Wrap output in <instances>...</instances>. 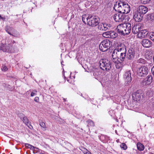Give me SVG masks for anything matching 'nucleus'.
<instances>
[{
    "label": "nucleus",
    "instance_id": "obj_37",
    "mask_svg": "<svg viewBox=\"0 0 154 154\" xmlns=\"http://www.w3.org/2000/svg\"><path fill=\"white\" fill-rule=\"evenodd\" d=\"M122 62H122L121 61V62L119 61V63H117L116 64V68L118 69L120 68L122 66Z\"/></svg>",
    "mask_w": 154,
    "mask_h": 154
},
{
    "label": "nucleus",
    "instance_id": "obj_51",
    "mask_svg": "<svg viewBox=\"0 0 154 154\" xmlns=\"http://www.w3.org/2000/svg\"><path fill=\"white\" fill-rule=\"evenodd\" d=\"M153 63H154V56H153Z\"/></svg>",
    "mask_w": 154,
    "mask_h": 154
},
{
    "label": "nucleus",
    "instance_id": "obj_35",
    "mask_svg": "<svg viewBox=\"0 0 154 154\" xmlns=\"http://www.w3.org/2000/svg\"><path fill=\"white\" fill-rule=\"evenodd\" d=\"M150 38L154 42V32H151L149 33Z\"/></svg>",
    "mask_w": 154,
    "mask_h": 154
},
{
    "label": "nucleus",
    "instance_id": "obj_45",
    "mask_svg": "<svg viewBox=\"0 0 154 154\" xmlns=\"http://www.w3.org/2000/svg\"><path fill=\"white\" fill-rule=\"evenodd\" d=\"M30 129H32V126L30 125V124H29V125H28V124H27V125Z\"/></svg>",
    "mask_w": 154,
    "mask_h": 154
},
{
    "label": "nucleus",
    "instance_id": "obj_47",
    "mask_svg": "<svg viewBox=\"0 0 154 154\" xmlns=\"http://www.w3.org/2000/svg\"><path fill=\"white\" fill-rule=\"evenodd\" d=\"M86 154H92L91 153L88 151V152H87L86 153Z\"/></svg>",
    "mask_w": 154,
    "mask_h": 154
},
{
    "label": "nucleus",
    "instance_id": "obj_44",
    "mask_svg": "<svg viewBox=\"0 0 154 154\" xmlns=\"http://www.w3.org/2000/svg\"><path fill=\"white\" fill-rule=\"evenodd\" d=\"M151 72L154 75V66L151 68Z\"/></svg>",
    "mask_w": 154,
    "mask_h": 154
},
{
    "label": "nucleus",
    "instance_id": "obj_1",
    "mask_svg": "<svg viewBox=\"0 0 154 154\" xmlns=\"http://www.w3.org/2000/svg\"><path fill=\"white\" fill-rule=\"evenodd\" d=\"M100 68L103 70L109 71L111 69L112 64L110 61L107 59H102L99 62Z\"/></svg>",
    "mask_w": 154,
    "mask_h": 154
},
{
    "label": "nucleus",
    "instance_id": "obj_41",
    "mask_svg": "<svg viewBox=\"0 0 154 154\" xmlns=\"http://www.w3.org/2000/svg\"><path fill=\"white\" fill-rule=\"evenodd\" d=\"M1 69L3 71H6L8 70V68L5 66L3 65L2 66Z\"/></svg>",
    "mask_w": 154,
    "mask_h": 154
},
{
    "label": "nucleus",
    "instance_id": "obj_5",
    "mask_svg": "<svg viewBox=\"0 0 154 154\" xmlns=\"http://www.w3.org/2000/svg\"><path fill=\"white\" fill-rule=\"evenodd\" d=\"M125 2L122 1H119L116 2L115 5L114 9L116 11L119 13H122L123 11L124 7Z\"/></svg>",
    "mask_w": 154,
    "mask_h": 154
},
{
    "label": "nucleus",
    "instance_id": "obj_12",
    "mask_svg": "<svg viewBox=\"0 0 154 154\" xmlns=\"http://www.w3.org/2000/svg\"><path fill=\"white\" fill-rule=\"evenodd\" d=\"M143 15L136 11L133 13V17L135 20L137 22H140L143 19Z\"/></svg>",
    "mask_w": 154,
    "mask_h": 154
},
{
    "label": "nucleus",
    "instance_id": "obj_19",
    "mask_svg": "<svg viewBox=\"0 0 154 154\" xmlns=\"http://www.w3.org/2000/svg\"><path fill=\"white\" fill-rule=\"evenodd\" d=\"M110 27L109 25H108L106 23H101L98 26V29L100 30L106 31L109 29Z\"/></svg>",
    "mask_w": 154,
    "mask_h": 154
},
{
    "label": "nucleus",
    "instance_id": "obj_24",
    "mask_svg": "<svg viewBox=\"0 0 154 154\" xmlns=\"http://www.w3.org/2000/svg\"><path fill=\"white\" fill-rule=\"evenodd\" d=\"M154 91L151 88H149L145 92V94L148 97H152L153 95Z\"/></svg>",
    "mask_w": 154,
    "mask_h": 154
},
{
    "label": "nucleus",
    "instance_id": "obj_18",
    "mask_svg": "<svg viewBox=\"0 0 154 154\" xmlns=\"http://www.w3.org/2000/svg\"><path fill=\"white\" fill-rule=\"evenodd\" d=\"M148 11V9L147 7L143 5H140L139 6L137 11L143 15L146 14Z\"/></svg>",
    "mask_w": 154,
    "mask_h": 154
},
{
    "label": "nucleus",
    "instance_id": "obj_6",
    "mask_svg": "<svg viewBox=\"0 0 154 154\" xmlns=\"http://www.w3.org/2000/svg\"><path fill=\"white\" fill-rule=\"evenodd\" d=\"M136 54V50L133 48H129L127 53L126 58L128 60H132L134 59Z\"/></svg>",
    "mask_w": 154,
    "mask_h": 154
},
{
    "label": "nucleus",
    "instance_id": "obj_38",
    "mask_svg": "<svg viewBox=\"0 0 154 154\" xmlns=\"http://www.w3.org/2000/svg\"><path fill=\"white\" fill-rule=\"evenodd\" d=\"M89 125L91 126H94V124L93 121L91 120H89L87 121Z\"/></svg>",
    "mask_w": 154,
    "mask_h": 154
},
{
    "label": "nucleus",
    "instance_id": "obj_43",
    "mask_svg": "<svg viewBox=\"0 0 154 154\" xmlns=\"http://www.w3.org/2000/svg\"><path fill=\"white\" fill-rule=\"evenodd\" d=\"M34 100L37 102H38V101H39V98L38 97H35L34 99Z\"/></svg>",
    "mask_w": 154,
    "mask_h": 154
},
{
    "label": "nucleus",
    "instance_id": "obj_31",
    "mask_svg": "<svg viewBox=\"0 0 154 154\" xmlns=\"http://www.w3.org/2000/svg\"><path fill=\"white\" fill-rule=\"evenodd\" d=\"M90 15H88V17L86 15H84L82 16V19L84 23H86L85 20H87V19L89 18V17H90Z\"/></svg>",
    "mask_w": 154,
    "mask_h": 154
},
{
    "label": "nucleus",
    "instance_id": "obj_42",
    "mask_svg": "<svg viewBox=\"0 0 154 154\" xmlns=\"http://www.w3.org/2000/svg\"><path fill=\"white\" fill-rule=\"evenodd\" d=\"M117 58L118 57H116L115 59L112 58V61L116 63H117V61L118 60Z\"/></svg>",
    "mask_w": 154,
    "mask_h": 154
},
{
    "label": "nucleus",
    "instance_id": "obj_34",
    "mask_svg": "<svg viewBox=\"0 0 154 154\" xmlns=\"http://www.w3.org/2000/svg\"><path fill=\"white\" fill-rule=\"evenodd\" d=\"M23 122L26 125L28 124V119L25 116L22 120Z\"/></svg>",
    "mask_w": 154,
    "mask_h": 154
},
{
    "label": "nucleus",
    "instance_id": "obj_13",
    "mask_svg": "<svg viewBox=\"0 0 154 154\" xmlns=\"http://www.w3.org/2000/svg\"><path fill=\"white\" fill-rule=\"evenodd\" d=\"M12 47L11 45L9 44L8 45H3L0 48V50H2L4 52H11L13 51L12 50Z\"/></svg>",
    "mask_w": 154,
    "mask_h": 154
},
{
    "label": "nucleus",
    "instance_id": "obj_2",
    "mask_svg": "<svg viewBox=\"0 0 154 154\" xmlns=\"http://www.w3.org/2000/svg\"><path fill=\"white\" fill-rule=\"evenodd\" d=\"M99 21L100 20L97 17L91 15L87 19V24L91 26H95L98 24Z\"/></svg>",
    "mask_w": 154,
    "mask_h": 154
},
{
    "label": "nucleus",
    "instance_id": "obj_53",
    "mask_svg": "<svg viewBox=\"0 0 154 154\" xmlns=\"http://www.w3.org/2000/svg\"><path fill=\"white\" fill-rule=\"evenodd\" d=\"M40 154H44V153H40Z\"/></svg>",
    "mask_w": 154,
    "mask_h": 154
},
{
    "label": "nucleus",
    "instance_id": "obj_8",
    "mask_svg": "<svg viewBox=\"0 0 154 154\" xmlns=\"http://www.w3.org/2000/svg\"><path fill=\"white\" fill-rule=\"evenodd\" d=\"M132 98L134 100L138 101L140 100L143 97V94L140 90H137L132 95Z\"/></svg>",
    "mask_w": 154,
    "mask_h": 154
},
{
    "label": "nucleus",
    "instance_id": "obj_10",
    "mask_svg": "<svg viewBox=\"0 0 154 154\" xmlns=\"http://www.w3.org/2000/svg\"><path fill=\"white\" fill-rule=\"evenodd\" d=\"M125 15L122 13L115 14L113 16L114 20L116 22H121L125 19Z\"/></svg>",
    "mask_w": 154,
    "mask_h": 154
},
{
    "label": "nucleus",
    "instance_id": "obj_30",
    "mask_svg": "<svg viewBox=\"0 0 154 154\" xmlns=\"http://www.w3.org/2000/svg\"><path fill=\"white\" fill-rule=\"evenodd\" d=\"M110 31L106 32L103 33V36L106 38H109L110 35Z\"/></svg>",
    "mask_w": 154,
    "mask_h": 154
},
{
    "label": "nucleus",
    "instance_id": "obj_17",
    "mask_svg": "<svg viewBox=\"0 0 154 154\" xmlns=\"http://www.w3.org/2000/svg\"><path fill=\"white\" fill-rule=\"evenodd\" d=\"M118 52V54L119 55V57L120 58V60H121V61H122V62L124 61L126 56V49L122 50L121 51H119Z\"/></svg>",
    "mask_w": 154,
    "mask_h": 154
},
{
    "label": "nucleus",
    "instance_id": "obj_36",
    "mask_svg": "<svg viewBox=\"0 0 154 154\" xmlns=\"http://www.w3.org/2000/svg\"><path fill=\"white\" fill-rule=\"evenodd\" d=\"M39 125L42 128L44 129L46 128V127L45 124V123L42 121L40 122Z\"/></svg>",
    "mask_w": 154,
    "mask_h": 154
},
{
    "label": "nucleus",
    "instance_id": "obj_49",
    "mask_svg": "<svg viewBox=\"0 0 154 154\" xmlns=\"http://www.w3.org/2000/svg\"><path fill=\"white\" fill-rule=\"evenodd\" d=\"M7 32H8L9 34L10 35H13H13H12V34H11V33L10 32H8V31H7Z\"/></svg>",
    "mask_w": 154,
    "mask_h": 154
},
{
    "label": "nucleus",
    "instance_id": "obj_11",
    "mask_svg": "<svg viewBox=\"0 0 154 154\" xmlns=\"http://www.w3.org/2000/svg\"><path fill=\"white\" fill-rule=\"evenodd\" d=\"M125 23L121 24L119 25L116 29V32L122 35H125V31L126 30L125 29Z\"/></svg>",
    "mask_w": 154,
    "mask_h": 154
},
{
    "label": "nucleus",
    "instance_id": "obj_32",
    "mask_svg": "<svg viewBox=\"0 0 154 154\" xmlns=\"http://www.w3.org/2000/svg\"><path fill=\"white\" fill-rule=\"evenodd\" d=\"M121 148L124 150H126L127 148V147L126 144L124 143H122L120 146Z\"/></svg>",
    "mask_w": 154,
    "mask_h": 154
},
{
    "label": "nucleus",
    "instance_id": "obj_26",
    "mask_svg": "<svg viewBox=\"0 0 154 154\" xmlns=\"http://www.w3.org/2000/svg\"><path fill=\"white\" fill-rule=\"evenodd\" d=\"M137 149L140 151H143L144 149V146L141 143H138L137 145Z\"/></svg>",
    "mask_w": 154,
    "mask_h": 154
},
{
    "label": "nucleus",
    "instance_id": "obj_16",
    "mask_svg": "<svg viewBox=\"0 0 154 154\" xmlns=\"http://www.w3.org/2000/svg\"><path fill=\"white\" fill-rule=\"evenodd\" d=\"M142 29L141 26L140 24H137L134 25L132 28V32L134 34H138Z\"/></svg>",
    "mask_w": 154,
    "mask_h": 154
},
{
    "label": "nucleus",
    "instance_id": "obj_20",
    "mask_svg": "<svg viewBox=\"0 0 154 154\" xmlns=\"http://www.w3.org/2000/svg\"><path fill=\"white\" fill-rule=\"evenodd\" d=\"M148 33V32L146 30H142L141 29L137 35L139 38H144L146 36Z\"/></svg>",
    "mask_w": 154,
    "mask_h": 154
},
{
    "label": "nucleus",
    "instance_id": "obj_50",
    "mask_svg": "<svg viewBox=\"0 0 154 154\" xmlns=\"http://www.w3.org/2000/svg\"><path fill=\"white\" fill-rule=\"evenodd\" d=\"M63 101L64 102H65L66 101V99H65V98H63Z\"/></svg>",
    "mask_w": 154,
    "mask_h": 154
},
{
    "label": "nucleus",
    "instance_id": "obj_28",
    "mask_svg": "<svg viewBox=\"0 0 154 154\" xmlns=\"http://www.w3.org/2000/svg\"><path fill=\"white\" fill-rule=\"evenodd\" d=\"M110 38H116L118 36L117 33L114 31H110Z\"/></svg>",
    "mask_w": 154,
    "mask_h": 154
},
{
    "label": "nucleus",
    "instance_id": "obj_21",
    "mask_svg": "<svg viewBox=\"0 0 154 154\" xmlns=\"http://www.w3.org/2000/svg\"><path fill=\"white\" fill-rule=\"evenodd\" d=\"M125 27L126 29L125 31V35H128L131 31V25L129 23H125Z\"/></svg>",
    "mask_w": 154,
    "mask_h": 154
},
{
    "label": "nucleus",
    "instance_id": "obj_40",
    "mask_svg": "<svg viewBox=\"0 0 154 154\" xmlns=\"http://www.w3.org/2000/svg\"><path fill=\"white\" fill-rule=\"evenodd\" d=\"M18 116L22 120L23 118L26 116L23 114L21 113L19 114Z\"/></svg>",
    "mask_w": 154,
    "mask_h": 154
},
{
    "label": "nucleus",
    "instance_id": "obj_54",
    "mask_svg": "<svg viewBox=\"0 0 154 154\" xmlns=\"http://www.w3.org/2000/svg\"><path fill=\"white\" fill-rule=\"evenodd\" d=\"M153 154V153H151V154Z\"/></svg>",
    "mask_w": 154,
    "mask_h": 154
},
{
    "label": "nucleus",
    "instance_id": "obj_15",
    "mask_svg": "<svg viewBox=\"0 0 154 154\" xmlns=\"http://www.w3.org/2000/svg\"><path fill=\"white\" fill-rule=\"evenodd\" d=\"M91 72L93 73V75L96 79H97L100 77V74L99 69L95 67L92 66L90 69Z\"/></svg>",
    "mask_w": 154,
    "mask_h": 154
},
{
    "label": "nucleus",
    "instance_id": "obj_48",
    "mask_svg": "<svg viewBox=\"0 0 154 154\" xmlns=\"http://www.w3.org/2000/svg\"><path fill=\"white\" fill-rule=\"evenodd\" d=\"M116 142L117 143H119V139H118L117 140H116Z\"/></svg>",
    "mask_w": 154,
    "mask_h": 154
},
{
    "label": "nucleus",
    "instance_id": "obj_27",
    "mask_svg": "<svg viewBox=\"0 0 154 154\" xmlns=\"http://www.w3.org/2000/svg\"><path fill=\"white\" fill-rule=\"evenodd\" d=\"M25 145L26 147H27V148H29L31 149H32L33 150H35V149H36V150L37 151L38 150V148H36L34 146L28 143H25Z\"/></svg>",
    "mask_w": 154,
    "mask_h": 154
},
{
    "label": "nucleus",
    "instance_id": "obj_25",
    "mask_svg": "<svg viewBox=\"0 0 154 154\" xmlns=\"http://www.w3.org/2000/svg\"><path fill=\"white\" fill-rule=\"evenodd\" d=\"M118 52L116 49L114 50L112 53V58L115 59L116 57H119V55L118 54Z\"/></svg>",
    "mask_w": 154,
    "mask_h": 154
},
{
    "label": "nucleus",
    "instance_id": "obj_33",
    "mask_svg": "<svg viewBox=\"0 0 154 154\" xmlns=\"http://www.w3.org/2000/svg\"><path fill=\"white\" fill-rule=\"evenodd\" d=\"M151 0H140V2L143 4H146L149 3Z\"/></svg>",
    "mask_w": 154,
    "mask_h": 154
},
{
    "label": "nucleus",
    "instance_id": "obj_46",
    "mask_svg": "<svg viewBox=\"0 0 154 154\" xmlns=\"http://www.w3.org/2000/svg\"><path fill=\"white\" fill-rule=\"evenodd\" d=\"M2 19L3 20H4L5 19V17H2L1 15H0V19Z\"/></svg>",
    "mask_w": 154,
    "mask_h": 154
},
{
    "label": "nucleus",
    "instance_id": "obj_52",
    "mask_svg": "<svg viewBox=\"0 0 154 154\" xmlns=\"http://www.w3.org/2000/svg\"><path fill=\"white\" fill-rule=\"evenodd\" d=\"M115 131V133H116L117 134H117V131H116V130Z\"/></svg>",
    "mask_w": 154,
    "mask_h": 154
},
{
    "label": "nucleus",
    "instance_id": "obj_7",
    "mask_svg": "<svg viewBox=\"0 0 154 154\" xmlns=\"http://www.w3.org/2000/svg\"><path fill=\"white\" fill-rule=\"evenodd\" d=\"M124 78L125 80V85H129L132 80L131 73L130 71L128 70L125 72L124 75Z\"/></svg>",
    "mask_w": 154,
    "mask_h": 154
},
{
    "label": "nucleus",
    "instance_id": "obj_9",
    "mask_svg": "<svg viewBox=\"0 0 154 154\" xmlns=\"http://www.w3.org/2000/svg\"><path fill=\"white\" fill-rule=\"evenodd\" d=\"M152 80L153 78L152 75H149L141 81V83L143 86L149 85L152 83Z\"/></svg>",
    "mask_w": 154,
    "mask_h": 154
},
{
    "label": "nucleus",
    "instance_id": "obj_4",
    "mask_svg": "<svg viewBox=\"0 0 154 154\" xmlns=\"http://www.w3.org/2000/svg\"><path fill=\"white\" fill-rule=\"evenodd\" d=\"M148 69L146 66H141L137 70V74L139 77H143L148 73Z\"/></svg>",
    "mask_w": 154,
    "mask_h": 154
},
{
    "label": "nucleus",
    "instance_id": "obj_3",
    "mask_svg": "<svg viewBox=\"0 0 154 154\" xmlns=\"http://www.w3.org/2000/svg\"><path fill=\"white\" fill-rule=\"evenodd\" d=\"M110 44L111 42L108 39L103 40L99 45L100 50L103 52L107 51L109 48Z\"/></svg>",
    "mask_w": 154,
    "mask_h": 154
},
{
    "label": "nucleus",
    "instance_id": "obj_14",
    "mask_svg": "<svg viewBox=\"0 0 154 154\" xmlns=\"http://www.w3.org/2000/svg\"><path fill=\"white\" fill-rule=\"evenodd\" d=\"M141 44L144 47L149 48L152 46V42L149 40L144 38L142 40Z\"/></svg>",
    "mask_w": 154,
    "mask_h": 154
},
{
    "label": "nucleus",
    "instance_id": "obj_39",
    "mask_svg": "<svg viewBox=\"0 0 154 154\" xmlns=\"http://www.w3.org/2000/svg\"><path fill=\"white\" fill-rule=\"evenodd\" d=\"M37 91L35 90H32L31 94V96L33 97L37 95Z\"/></svg>",
    "mask_w": 154,
    "mask_h": 154
},
{
    "label": "nucleus",
    "instance_id": "obj_23",
    "mask_svg": "<svg viewBox=\"0 0 154 154\" xmlns=\"http://www.w3.org/2000/svg\"><path fill=\"white\" fill-rule=\"evenodd\" d=\"M126 49V46L123 43H119L118 44L117 46L116 49L117 51H121L122 50H124Z\"/></svg>",
    "mask_w": 154,
    "mask_h": 154
},
{
    "label": "nucleus",
    "instance_id": "obj_22",
    "mask_svg": "<svg viewBox=\"0 0 154 154\" xmlns=\"http://www.w3.org/2000/svg\"><path fill=\"white\" fill-rule=\"evenodd\" d=\"M130 6L125 2L124 7L123 11L122 12V14H127L130 12Z\"/></svg>",
    "mask_w": 154,
    "mask_h": 154
},
{
    "label": "nucleus",
    "instance_id": "obj_29",
    "mask_svg": "<svg viewBox=\"0 0 154 154\" xmlns=\"http://www.w3.org/2000/svg\"><path fill=\"white\" fill-rule=\"evenodd\" d=\"M138 63L141 64H145L147 63L146 61L144 59L142 58H140L137 60Z\"/></svg>",
    "mask_w": 154,
    "mask_h": 154
}]
</instances>
